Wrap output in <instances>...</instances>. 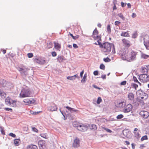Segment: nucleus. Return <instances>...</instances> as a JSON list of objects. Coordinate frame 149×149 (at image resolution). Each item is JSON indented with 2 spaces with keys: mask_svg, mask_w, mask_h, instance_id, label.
<instances>
[{
  "mask_svg": "<svg viewBox=\"0 0 149 149\" xmlns=\"http://www.w3.org/2000/svg\"><path fill=\"white\" fill-rule=\"evenodd\" d=\"M102 50L104 52L109 53L112 49V54L115 53V50L114 45L112 43H109L108 42H105L102 45V47H101Z\"/></svg>",
  "mask_w": 149,
  "mask_h": 149,
  "instance_id": "nucleus-1",
  "label": "nucleus"
},
{
  "mask_svg": "<svg viewBox=\"0 0 149 149\" xmlns=\"http://www.w3.org/2000/svg\"><path fill=\"white\" fill-rule=\"evenodd\" d=\"M141 42L143 41L144 45L147 49L149 50V36H141L140 37Z\"/></svg>",
  "mask_w": 149,
  "mask_h": 149,
  "instance_id": "nucleus-2",
  "label": "nucleus"
},
{
  "mask_svg": "<svg viewBox=\"0 0 149 149\" xmlns=\"http://www.w3.org/2000/svg\"><path fill=\"white\" fill-rule=\"evenodd\" d=\"M31 95L32 92L30 90L25 89H22L19 94L20 97L22 98L31 97Z\"/></svg>",
  "mask_w": 149,
  "mask_h": 149,
  "instance_id": "nucleus-3",
  "label": "nucleus"
},
{
  "mask_svg": "<svg viewBox=\"0 0 149 149\" xmlns=\"http://www.w3.org/2000/svg\"><path fill=\"white\" fill-rule=\"evenodd\" d=\"M75 125L74 126V127H76L78 130L82 132L86 131L88 129V127L86 125L83 124H77L76 125L73 124V125Z\"/></svg>",
  "mask_w": 149,
  "mask_h": 149,
  "instance_id": "nucleus-4",
  "label": "nucleus"
},
{
  "mask_svg": "<svg viewBox=\"0 0 149 149\" xmlns=\"http://www.w3.org/2000/svg\"><path fill=\"white\" fill-rule=\"evenodd\" d=\"M139 79L141 82H146L149 80V77L147 74H141L139 75Z\"/></svg>",
  "mask_w": 149,
  "mask_h": 149,
  "instance_id": "nucleus-5",
  "label": "nucleus"
},
{
  "mask_svg": "<svg viewBox=\"0 0 149 149\" xmlns=\"http://www.w3.org/2000/svg\"><path fill=\"white\" fill-rule=\"evenodd\" d=\"M34 61L35 62H36L40 64H44L46 62L45 58L43 57L34 58Z\"/></svg>",
  "mask_w": 149,
  "mask_h": 149,
  "instance_id": "nucleus-6",
  "label": "nucleus"
},
{
  "mask_svg": "<svg viewBox=\"0 0 149 149\" xmlns=\"http://www.w3.org/2000/svg\"><path fill=\"white\" fill-rule=\"evenodd\" d=\"M137 52L132 51L130 53V61H132L135 60L136 59V55Z\"/></svg>",
  "mask_w": 149,
  "mask_h": 149,
  "instance_id": "nucleus-7",
  "label": "nucleus"
},
{
  "mask_svg": "<svg viewBox=\"0 0 149 149\" xmlns=\"http://www.w3.org/2000/svg\"><path fill=\"white\" fill-rule=\"evenodd\" d=\"M18 70L19 71L22 75L26 76L27 74V69L24 67L20 68H18Z\"/></svg>",
  "mask_w": 149,
  "mask_h": 149,
  "instance_id": "nucleus-8",
  "label": "nucleus"
},
{
  "mask_svg": "<svg viewBox=\"0 0 149 149\" xmlns=\"http://www.w3.org/2000/svg\"><path fill=\"white\" fill-rule=\"evenodd\" d=\"M132 109V106L130 104H127L125 107L123 109V111L125 113H128Z\"/></svg>",
  "mask_w": 149,
  "mask_h": 149,
  "instance_id": "nucleus-9",
  "label": "nucleus"
},
{
  "mask_svg": "<svg viewBox=\"0 0 149 149\" xmlns=\"http://www.w3.org/2000/svg\"><path fill=\"white\" fill-rule=\"evenodd\" d=\"M140 114L144 118H146L149 116V113L146 111H142L140 112Z\"/></svg>",
  "mask_w": 149,
  "mask_h": 149,
  "instance_id": "nucleus-10",
  "label": "nucleus"
},
{
  "mask_svg": "<svg viewBox=\"0 0 149 149\" xmlns=\"http://www.w3.org/2000/svg\"><path fill=\"white\" fill-rule=\"evenodd\" d=\"M141 100V99L138 98L134 99L133 102V105L136 107L139 106Z\"/></svg>",
  "mask_w": 149,
  "mask_h": 149,
  "instance_id": "nucleus-11",
  "label": "nucleus"
},
{
  "mask_svg": "<svg viewBox=\"0 0 149 149\" xmlns=\"http://www.w3.org/2000/svg\"><path fill=\"white\" fill-rule=\"evenodd\" d=\"M120 54H121V57L122 59L124 60H126L127 58L126 51L125 49H123L122 50Z\"/></svg>",
  "mask_w": 149,
  "mask_h": 149,
  "instance_id": "nucleus-12",
  "label": "nucleus"
},
{
  "mask_svg": "<svg viewBox=\"0 0 149 149\" xmlns=\"http://www.w3.org/2000/svg\"><path fill=\"white\" fill-rule=\"evenodd\" d=\"M80 140L76 138L74 140L73 143V146L74 147H78L79 146Z\"/></svg>",
  "mask_w": 149,
  "mask_h": 149,
  "instance_id": "nucleus-13",
  "label": "nucleus"
},
{
  "mask_svg": "<svg viewBox=\"0 0 149 149\" xmlns=\"http://www.w3.org/2000/svg\"><path fill=\"white\" fill-rule=\"evenodd\" d=\"M24 102L25 103L29 104L34 103L35 102V100L32 99H27L24 100Z\"/></svg>",
  "mask_w": 149,
  "mask_h": 149,
  "instance_id": "nucleus-14",
  "label": "nucleus"
},
{
  "mask_svg": "<svg viewBox=\"0 0 149 149\" xmlns=\"http://www.w3.org/2000/svg\"><path fill=\"white\" fill-rule=\"evenodd\" d=\"M124 45L127 47H129L130 45V43L129 40L125 39H123L122 40Z\"/></svg>",
  "mask_w": 149,
  "mask_h": 149,
  "instance_id": "nucleus-15",
  "label": "nucleus"
},
{
  "mask_svg": "<svg viewBox=\"0 0 149 149\" xmlns=\"http://www.w3.org/2000/svg\"><path fill=\"white\" fill-rule=\"evenodd\" d=\"M57 109V106L54 104H52V106L48 108V110L51 111H56Z\"/></svg>",
  "mask_w": 149,
  "mask_h": 149,
  "instance_id": "nucleus-16",
  "label": "nucleus"
},
{
  "mask_svg": "<svg viewBox=\"0 0 149 149\" xmlns=\"http://www.w3.org/2000/svg\"><path fill=\"white\" fill-rule=\"evenodd\" d=\"M128 98L130 100L133 101L134 99V94L132 93H129L128 94Z\"/></svg>",
  "mask_w": 149,
  "mask_h": 149,
  "instance_id": "nucleus-17",
  "label": "nucleus"
},
{
  "mask_svg": "<svg viewBox=\"0 0 149 149\" xmlns=\"http://www.w3.org/2000/svg\"><path fill=\"white\" fill-rule=\"evenodd\" d=\"M1 86L3 87H5L7 86V84L6 81L5 80H1L0 81Z\"/></svg>",
  "mask_w": 149,
  "mask_h": 149,
  "instance_id": "nucleus-18",
  "label": "nucleus"
},
{
  "mask_svg": "<svg viewBox=\"0 0 149 149\" xmlns=\"http://www.w3.org/2000/svg\"><path fill=\"white\" fill-rule=\"evenodd\" d=\"M66 108L69 111H70V112L71 113H73L74 112H77V111H78V110H76L74 108H71L68 106L66 107Z\"/></svg>",
  "mask_w": 149,
  "mask_h": 149,
  "instance_id": "nucleus-19",
  "label": "nucleus"
},
{
  "mask_svg": "<svg viewBox=\"0 0 149 149\" xmlns=\"http://www.w3.org/2000/svg\"><path fill=\"white\" fill-rule=\"evenodd\" d=\"M38 144L42 148H44L45 147V141L43 140L40 141L38 142Z\"/></svg>",
  "mask_w": 149,
  "mask_h": 149,
  "instance_id": "nucleus-20",
  "label": "nucleus"
},
{
  "mask_svg": "<svg viewBox=\"0 0 149 149\" xmlns=\"http://www.w3.org/2000/svg\"><path fill=\"white\" fill-rule=\"evenodd\" d=\"M57 59L59 62L61 63L64 60V57L63 56L58 55L57 58Z\"/></svg>",
  "mask_w": 149,
  "mask_h": 149,
  "instance_id": "nucleus-21",
  "label": "nucleus"
},
{
  "mask_svg": "<svg viewBox=\"0 0 149 149\" xmlns=\"http://www.w3.org/2000/svg\"><path fill=\"white\" fill-rule=\"evenodd\" d=\"M5 102L6 104L8 105H11V98L10 97H7L5 99Z\"/></svg>",
  "mask_w": 149,
  "mask_h": 149,
  "instance_id": "nucleus-22",
  "label": "nucleus"
},
{
  "mask_svg": "<svg viewBox=\"0 0 149 149\" xmlns=\"http://www.w3.org/2000/svg\"><path fill=\"white\" fill-rule=\"evenodd\" d=\"M125 105V103L124 102H121L117 104V107L120 108H121L124 107Z\"/></svg>",
  "mask_w": 149,
  "mask_h": 149,
  "instance_id": "nucleus-23",
  "label": "nucleus"
},
{
  "mask_svg": "<svg viewBox=\"0 0 149 149\" xmlns=\"http://www.w3.org/2000/svg\"><path fill=\"white\" fill-rule=\"evenodd\" d=\"M136 93L137 95H139V96L141 97V99H144V97L143 96H141V95L143 93V92L141 91L140 90H138L136 92Z\"/></svg>",
  "mask_w": 149,
  "mask_h": 149,
  "instance_id": "nucleus-24",
  "label": "nucleus"
},
{
  "mask_svg": "<svg viewBox=\"0 0 149 149\" xmlns=\"http://www.w3.org/2000/svg\"><path fill=\"white\" fill-rule=\"evenodd\" d=\"M139 106L141 107L142 109H144L146 107V104L145 103L143 100H141Z\"/></svg>",
  "mask_w": 149,
  "mask_h": 149,
  "instance_id": "nucleus-25",
  "label": "nucleus"
},
{
  "mask_svg": "<svg viewBox=\"0 0 149 149\" xmlns=\"http://www.w3.org/2000/svg\"><path fill=\"white\" fill-rule=\"evenodd\" d=\"M27 149H37V147L35 145H31L27 147Z\"/></svg>",
  "mask_w": 149,
  "mask_h": 149,
  "instance_id": "nucleus-26",
  "label": "nucleus"
},
{
  "mask_svg": "<svg viewBox=\"0 0 149 149\" xmlns=\"http://www.w3.org/2000/svg\"><path fill=\"white\" fill-rule=\"evenodd\" d=\"M89 128L91 130H96L97 127L96 125L94 124H92L89 126Z\"/></svg>",
  "mask_w": 149,
  "mask_h": 149,
  "instance_id": "nucleus-27",
  "label": "nucleus"
},
{
  "mask_svg": "<svg viewBox=\"0 0 149 149\" xmlns=\"http://www.w3.org/2000/svg\"><path fill=\"white\" fill-rule=\"evenodd\" d=\"M141 72L142 74H147L148 73V70L146 68H142L141 70Z\"/></svg>",
  "mask_w": 149,
  "mask_h": 149,
  "instance_id": "nucleus-28",
  "label": "nucleus"
},
{
  "mask_svg": "<svg viewBox=\"0 0 149 149\" xmlns=\"http://www.w3.org/2000/svg\"><path fill=\"white\" fill-rule=\"evenodd\" d=\"M20 141L19 139H16L14 141V143L16 146H18L19 145V141Z\"/></svg>",
  "mask_w": 149,
  "mask_h": 149,
  "instance_id": "nucleus-29",
  "label": "nucleus"
},
{
  "mask_svg": "<svg viewBox=\"0 0 149 149\" xmlns=\"http://www.w3.org/2000/svg\"><path fill=\"white\" fill-rule=\"evenodd\" d=\"M54 47L56 49H59L61 48V45L58 43L54 42Z\"/></svg>",
  "mask_w": 149,
  "mask_h": 149,
  "instance_id": "nucleus-30",
  "label": "nucleus"
},
{
  "mask_svg": "<svg viewBox=\"0 0 149 149\" xmlns=\"http://www.w3.org/2000/svg\"><path fill=\"white\" fill-rule=\"evenodd\" d=\"M131 87L132 88H134V91L136 90V88L138 87V85L135 83H132Z\"/></svg>",
  "mask_w": 149,
  "mask_h": 149,
  "instance_id": "nucleus-31",
  "label": "nucleus"
},
{
  "mask_svg": "<svg viewBox=\"0 0 149 149\" xmlns=\"http://www.w3.org/2000/svg\"><path fill=\"white\" fill-rule=\"evenodd\" d=\"M70 35L71 36L72 38L74 40H76L78 39L79 37V35H76L75 36H73V34L72 33H69Z\"/></svg>",
  "mask_w": 149,
  "mask_h": 149,
  "instance_id": "nucleus-32",
  "label": "nucleus"
},
{
  "mask_svg": "<svg viewBox=\"0 0 149 149\" xmlns=\"http://www.w3.org/2000/svg\"><path fill=\"white\" fill-rule=\"evenodd\" d=\"M141 57L142 58L146 59L149 57V56L144 54H142L141 55Z\"/></svg>",
  "mask_w": 149,
  "mask_h": 149,
  "instance_id": "nucleus-33",
  "label": "nucleus"
},
{
  "mask_svg": "<svg viewBox=\"0 0 149 149\" xmlns=\"http://www.w3.org/2000/svg\"><path fill=\"white\" fill-rule=\"evenodd\" d=\"M121 35L122 36L128 37L129 36V34L128 33L126 32H122Z\"/></svg>",
  "mask_w": 149,
  "mask_h": 149,
  "instance_id": "nucleus-34",
  "label": "nucleus"
},
{
  "mask_svg": "<svg viewBox=\"0 0 149 149\" xmlns=\"http://www.w3.org/2000/svg\"><path fill=\"white\" fill-rule=\"evenodd\" d=\"M102 129H103L105 130H106L107 132H109V133H111L112 132V131L110 130L109 129L106 128L104 127H102Z\"/></svg>",
  "mask_w": 149,
  "mask_h": 149,
  "instance_id": "nucleus-35",
  "label": "nucleus"
},
{
  "mask_svg": "<svg viewBox=\"0 0 149 149\" xmlns=\"http://www.w3.org/2000/svg\"><path fill=\"white\" fill-rule=\"evenodd\" d=\"M53 46V44L52 42H49L47 44V47L48 48H50L52 47Z\"/></svg>",
  "mask_w": 149,
  "mask_h": 149,
  "instance_id": "nucleus-36",
  "label": "nucleus"
},
{
  "mask_svg": "<svg viewBox=\"0 0 149 149\" xmlns=\"http://www.w3.org/2000/svg\"><path fill=\"white\" fill-rule=\"evenodd\" d=\"M40 136L42 137L45 139H47V135L46 133L41 134H40Z\"/></svg>",
  "mask_w": 149,
  "mask_h": 149,
  "instance_id": "nucleus-37",
  "label": "nucleus"
},
{
  "mask_svg": "<svg viewBox=\"0 0 149 149\" xmlns=\"http://www.w3.org/2000/svg\"><path fill=\"white\" fill-rule=\"evenodd\" d=\"M93 37L94 38V39H95V40L97 39L98 40H101V37H100V36H98V35L96 37H95V36H93Z\"/></svg>",
  "mask_w": 149,
  "mask_h": 149,
  "instance_id": "nucleus-38",
  "label": "nucleus"
},
{
  "mask_svg": "<svg viewBox=\"0 0 149 149\" xmlns=\"http://www.w3.org/2000/svg\"><path fill=\"white\" fill-rule=\"evenodd\" d=\"M67 79L71 80H75L74 77L73 76H68L67 77Z\"/></svg>",
  "mask_w": 149,
  "mask_h": 149,
  "instance_id": "nucleus-39",
  "label": "nucleus"
},
{
  "mask_svg": "<svg viewBox=\"0 0 149 149\" xmlns=\"http://www.w3.org/2000/svg\"><path fill=\"white\" fill-rule=\"evenodd\" d=\"M148 137L146 135H145L142 137L141 139V140L142 141H143L145 140H147L148 139Z\"/></svg>",
  "mask_w": 149,
  "mask_h": 149,
  "instance_id": "nucleus-40",
  "label": "nucleus"
},
{
  "mask_svg": "<svg viewBox=\"0 0 149 149\" xmlns=\"http://www.w3.org/2000/svg\"><path fill=\"white\" fill-rule=\"evenodd\" d=\"M0 95L2 97H5L6 96V94L4 92L1 91L0 93Z\"/></svg>",
  "mask_w": 149,
  "mask_h": 149,
  "instance_id": "nucleus-41",
  "label": "nucleus"
},
{
  "mask_svg": "<svg viewBox=\"0 0 149 149\" xmlns=\"http://www.w3.org/2000/svg\"><path fill=\"white\" fill-rule=\"evenodd\" d=\"M102 101V99L100 97H98L97 101V104H99Z\"/></svg>",
  "mask_w": 149,
  "mask_h": 149,
  "instance_id": "nucleus-42",
  "label": "nucleus"
},
{
  "mask_svg": "<svg viewBox=\"0 0 149 149\" xmlns=\"http://www.w3.org/2000/svg\"><path fill=\"white\" fill-rule=\"evenodd\" d=\"M104 61L105 62H108L111 61V59L108 57L104 58Z\"/></svg>",
  "mask_w": 149,
  "mask_h": 149,
  "instance_id": "nucleus-43",
  "label": "nucleus"
},
{
  "mask_svg": "<svg viewBox=\"0 0 149 149\" xmlns=\"http://www.w3.org/2000/svg\"><path fill=\"white\" fill-rule=\"evenodd\" d=\"M137 36V33L136 32H135L132 34V37L133 38H136Z\"/></svg>",
  "mask_w": 149,
  "mask_h": 149,
  "instance_id": "nucleus-44",
  "label": "nucleus"
},
{
  "mask_svg": "<svg viewBox=\"0 0 149 149\" xmlns=\"http://www.w3.org/2000/svg\"><path fill=\"white\" fill-rule=\"evenodd\" d=\"M123 116L121 114L118 115L116 117L117 119H120L123 117Z\"/></svg>",
  "mask_w": 149,
  "mask_h": 149,
  "instance_id": "nucleus-45",
  "label": "nucleus"
},
{
  "mask_svg": "<svg viewBox=\"0 0 149 149\" xmlns=\"http://www.w3.org/2000/svg\"><path fill=\"white\" fill-rule=\"evenodd\" d=\"M118 16L122 19L123 20H124L125 19L123 15H122L121 13L118 14Z\"/></svg>",
  "mask_w": 149,
  "mask_h": 149,
  "instance_id": "nucleus-46",
  "label": "nucleus"
},
{
  "mask_svg": "<svg viewBox=\"0 0 149 149\" xmlns=\"http://www.w3.org/2000/svg\"><path fill=\"white\" fill-rule=\"evenodd\" d=\"M0 127L1 128V134L3 135H5V134L3 129V128L1 127Z\"/></svg>",
  "mask_w": 149,
  "mask_h": 149,
  "instance_id": "nucleus-47",
  "label": "nucleus"
},
{
  "mask_svg": "<svg viewBox=\"0 0 149 149\" xmlns=\"http://www.w3.org/2000/svg\"><path fill=\"white\" fill-rule=\"evenodd\" d=\"M100 69L104 70L105 69V66L103 64H100Z\"/></svg>",
  "mask_w": 149,
  "mask_h": 149,
  "instance_id": "nucleus-48",
  "label": "nucleus"
},
{
  "mask_svg": "<svg viewBox=\"0 0 149 149\" xmlns=\"http://www.w3.org/2000/svg\"><path fill=\"white\" fill-rule=\"evenodd\" d=\"M107 30L108 32H109V33H110L111 32V29L110 25L109 24L107 25Z\"/></svg>",
  "mask_w": 149,
  "mask_h": 149,
  "instance_id": "nucleus-49",
  "label": "nucleus"
},
{
  "mask_svg": "<svg viewBox=\"0 0 149 149\" xmlns=\"http://www.w3.org/2000/svg\"><path fill=\"white\" fill-rule=\"evenodd\" d=\"M52 56L53 57H55L56 56L57 54L55 52H52L51 53Z\"/></svg>",
  "mask_w": 149,
  "mask_h": 149,
  "instance_id": "nucleus-50",
  "label": "nucleus"
},
{
  "mask_svg": "<svg viewBox=\"0 0 149 149\" xmlns=\"http://www.w3.org/2000/svg\"><path fill=\"white\" fill-rule=\"evenodd\" d=\"M27 55L29 58H31L33 56V54L32 53H29L27 54Z\"/></svg>",
  "mask_w": 149,
  "mask_h": 149,
  "instance_id": "nucleus-51",
  "label": "nucleus"
},
{
  "mask_svg": "<svg viewBox=\"0 0 149 149\" xmlns=\"http://www.w3.org/2000/svg\"><path fill=\"white\" fill-rule=\"evenodd\" d=\"M9 135L14 138H15L16 137V135L13 133H10L9 134Z\"/></svg>",
  "mask_w": 149,
  "mask_h": 149,
  "instance_id": "nucleus-52",
  "label": "nucleus"
},
{
  "mask_svg": "<svg viewBox=\"0 0 149 149\" xmlns=\"http://www.w3.org/2000/svg\"><path fill=\"white\" fill-rule=\"evenodd\" d=\"M99 40H98L97 41V42L98 43V45L100 46V47L101 48V47H102L103 44L101 43V42L99 41Z\"/></svg>",
  "mask_w": 149,
  "mask_h": 149,
  "instance_id": "nucleus-53",
  "label": "nucleus"
},
{
  "mask_svg": "<svg viewBox=\"0 0 149 149\" xmlns=\"http://www.w3.org/2000/svg\"><path fill=\"white\" fill-rule=\"evenodd\" d=\"M120 24V22L118 21H116L115 22V24L116 25L118 26Z\"/></svg>",
  "mask_w": 149,
  "mask_h": 149,
  "instance_id": "nucleus-54",
  "label": "nucleus"
},
{
  "mask_svg": "<svg viewBox=\"0 0 149 149\" xmlns=\"http://www.w3.org/2000/svg\"><path fill=\"white\" fill-rule=\"evenodd\" d=\"M134 133L136 137H137V138L139 137V132H134Z\"/></svg>",
  "mask_w": 149,
  "mask_h": 149,
  "instance_id": "nucleus-55",
  "label": "nucleus"
},
{
  "mask_svg": "<svg viewBox=\"0 0 149 149\" xmlns=\"http://www.w3.org/2000/svg\"><path fill=\"white\" fill-rule=\"evenodd\" d=\"M142 95H143V96H144L145 97V99H146L147 97H148V95L145 93H143H143H142Z\"/></svg>",
  "mask_w": 149,
  "mask_h": 149,
  "instance_id": "nucleus-56",
  "label": "nucleus"
},
{
  "mask_svg": "<svg viewBox=\"0 0 149 149\" xmlns=\"http://www.w3.org/2000/svg\"><path fill=\"white\" fill-rule=\"evenodd\" d=\"M98 74H99L97 70L93 72V74L95 75V76L98 75Z\"/></svg>",
  "mask_w": 149,
  "mask_h": 149,
  "instance_id": "nucleus-57",
  "label": "nucleus"
},
{
  "mask_svg": "<svg viewBox=\"0 0 149 149\" xmlns=\"http://www.w3.org/2000/svg\"><path fill=\"white\" fill-rule=\"evenodd\" d=\"M86 81V79L83 77L82 79L81 80V83H84Z\"/></svg>",
  "mask_w": 149,
  "mask_h": 149,
  "instance_id": "nucleus-58",
  "label": "nucleus"
},
{
  "mask_svg": "<svg viewBox=\"0 0 149 149\" xmlns=\"http://www.w3.org/2000/svg\"><path fill=\"white\" fill-rule=\"evenodd\" d=\"M126 83V81H123L121 82L120 84L122 85H125Z\"/></svg>",
  "mask_w": 149,
  "mask_h": 149,
  "instance_id": "nucleus-59",
  "label": "nucleus"
},
{
  "mask_svg": "<svg viewBox=\"0 0 149 149\" xmlns=\"http://www.w3.org/2000/svg\"><path fill=\"white\" fill-rule=\"evenodd\" d=\"M133 79L134 80V82L137 83L138 81V80L137 79L136 77L134 76L133 77Z\"/></svg>",
  "mask_w": 149,
  "mask_h": 149,
  "instance_id": "nucleus-60",
  "label": "nucleus"
},
{
  "mask_svg": "<svg viewBox=\"0 0 149 149\" xmlns=\"http://www.w3.org/2000/svg\"><path fill=\"white\" fill-rule=\"evenodd\" d=\"M32 129L33 131L37 132H38V130L35 127H33L32 128Z\"/></svg>",
  "mask_w": 149,
  "mask_h": 149,
  "instance_id": "nucleus-61",
  "label": "nucleus"
},
{
  "mask_svg": "<svg viewBox=\"0 0 149 149\" xmlns=\"http://www.w3.org/2000/svg\"><path fill=\"white\" fill-rule=\"evenodd\" d=\"M126 5V3H124L123 2H122L121 3V6L122 7H124Z\"/></svg>",
  "mask_w": 149,
  "mask_h": 149,
  "instance_id": "nucleus-62",
  "label": "nucleus"
},
{
  "mask_svg": "<svg viewBox=\"0 0 149 149\" xmlns=\"http://www.w3.org/2000/svg\"><path fill=\"white\" fill-rule=\"evenodd\" d=\"M4 109L6 111H10L11 112L12 111V109L11 108H5Z\"/></svg>",
  "mask_w": 149,
  "mask_h": 149,
  "instance_id": "nucleus-63",
  "label": "nucleus"
},
{
  "mask_svg": "<svg viewBox=\"0 0 149 149\" xmlns=\"http://www.w3.org/2000/svg\"><path fill=\"white\" fill-rule=\"evenodd\" d=\"M98 33V31L96 28L95 29L93 32V34H97Z\"/></svg>",
  "mask_w": 149,
  "mask_h": 149,
  "instance_id": "nucleus-64",
  "label": "nucleus"
}]
</instances>
